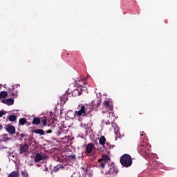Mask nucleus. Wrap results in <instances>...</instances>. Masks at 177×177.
Returning a JSON list of instances; mask_svg holds the SVG:
<instances>
[{
	"mask_svg": "<svg viewBox=\"0 0 177 177\" xmlns=\"http://www.w3.org/2000/svg\"><path fill=\"white\" fill-rule=\"evenodd\" d=\"M91 111H92L91 105L87 104H80L75 112V117H88Z\"/></svg>",
	"mask_w": 177,
	"mask_h": 177,
	"instance_id": "f257e3e1",
	"label": "nucleus"
},
{
	"mask_svg": "<svg viewBox=\"0 0 177 177\" xmlns=\"http://www.w3.org/2000/svg\"><path fill=\"white\" fill-rule=\"evenodd\" d=\"M104 106L106 107V111L109 113V120L106 122V125H110L114 119H111V117H115V113H113V102L111 100H105L104 102Z\"/></svg>",
	"mask_w": 177,
	"mask_h": 177,
	"instance_id": "f03ea898",
	"label": "nucleus"
},
{
	"mask_svg": "<svg viewBox=\"0 0 177 177\" xmlns=\"http://www.w3.org/2000/svg\"><path fill=\"white\" fill-rule=\"evenodd\" d=\"M138 151L140 156L145 158H149L150 154L149 153V149L147 148V142L142 141L138 146Z\"/></svg>",
	"mask_w": 177,
	"mask_h": 177,
	"instance_id": "7ed1b4c3",
	"label": "nucleus"
},
{
	"mask_svg": "<svg viewBox=\"0 0 177 177\" xmlns=\"http://www.w3.org/2000/svg\"><path fill=\"white\" fill-rule=\"evenodd\" d=\"M120 164L124 168H129L132 165V157L129 154H123L120 159Z\"/></svg>",
	"mask_w": 177,
	"mask_h": 177,
	"instance_id": "20e7f679",
	"label": "nucleus"
},
{
	"mask_svg": "<svg viewBox=\"0 0 177 177\" xmlns=\"http://www.w3.org/2000/svg\"><path fill=\"white\" fill-rule=\"evenodd\" d=\"M95 147V145L93 143H88L86 146V151H85V154L86 156H94L95 152H93V148Z\"/></svg>",
	"mask_w": 177,
	"mask_h": 177,
	"instance_id": "39448f33",
	"label": "nucleus"
},
{
	"mask_svg": "<svg viewBox=\"0 0 177 177\" xmlns=\"http://www.w3.org/2000/svg\"><path fill=\"white\" fill-rule=\"evenodd\" d=\"M42 160H46V156H45V153H37L34 158L35 162H41Z\"/></svg>",
	"mask_w": 177,
	"mask_h": 177,
	"instance_id": "423d86ee",
	"label": "nucleus"
},
{
	"mask_svg": "<svg viewBox=\"0 0 177 177\" xmlns=\"http://www.w3.org/2000/svg\"><path fill=\"white\" fill-rule=\"evenodd\" d=\"M99 106H100V100L99 98H96L92 101L91 106H90V107L91 110H96V111H97Z\"/></svg>",
	"mask_w": 177,
	"mask_h": 177,
	"instance_id": "0eeeda50",
	"label": "nucleus"
},
{
	"mask_svg": "<svg viewBox=\"0 0 177 177\" xmlns=\"http://www.w3.org/2000/svg\"><path fill=\"white\" fill-rule=\"evenodd\" d=\"M5 129L10 135H15L16 133V128L15 126H12L11 124H7L5 127Z\"/></svg>",
	"mask_w": 177,
	"mask_h": 177,
	"instance_id": "6e6552de",
	"label": "nucleus"
},
{
	"mask_svg": "<svg viewBox=\"0 0 177 177\" xmlns=\"http://www.w3.org/2000/svg\"><path fill=\"white\" fill-rule=\"evenodd\" d=\"M8 93H10L11 95L14 96V97H17V93H19V91L16 90L15 86H11L8 89Z\"/></svg>",
	"mask_w": 177,
	"mask_h": 177,
	"instance_id": "1a4fd4ad",
	"label": "nucleus"
},
{
	"mask_svg": "<svg viewBox=\"0 0 177 177\" xmlns=\"http://www.w3.org/2000/svg\"><path fill=\"white\" fill-rule=\"evenodd\" d=\"M1 103L7 104V106H12L15 103V100L12 98L3 99L1 100Z\"/></svg>",
	"mask_w": 177,
	"mask_h": 177,
	"instance_id": "9d476101",
	"label": "nucleus"
},
{
	"mask_svg": "<svg viewBox=\"0 0 177 177\" xmlns=\"http://www.w3.org/2000/svg\"><path fill=\"white\" fill-rule=\"evenodd\" d=\"M108 172H109V174H113V175H115V174H118V170H117V167H115V166H114V164L112 163Z\"/></svg>",
	"mask_w": 177,
	"mask_h": 177,
	"instance_id": "9b49d317",
	"label": "nucleus"
},
{
	"mask_svg": "<svg viewBox=\"0 0 177 177\" xmlns=\"http://www.w3.org/2000/svg\"><path fill=\"white\" fill-rule=\"evenodd\" d=\"M19 151L20 154H23V153H27V151H28V145L24 144V145H21Z\"/></svg>",
	"mask_w": 177,
	"mask_h": 177,
	"instance_id": "f8f14e48",
	"label": "nucleus"
},
{
	"mask_svg": "<svg viewBox=\"0 0 177 177\" xmlns=\"http://www.w3.org/2000/svg\"><path fill=\"white\" fill-rule=\"evenodd\" d=\"M82 95V91L81 89H75L72 92V96L75 97L76 96H81Z\"/></svg>",
	"mask_w": 177,
	"mask_h": 177,
	"instance_id": "ddd939ff",
	"label": "nucleus"
},
{
	"mask_svg": "<svg viewBox=\"0 0 177 177\" xmlns=\"http://www.w3.org/2000/svg\"><path fill=\"white\" fill-rule=\"evenodd\" d=\"M68 100L67 94H64L60 97L61 104H66V102Z\"/></svg>",
	"mask_w": 177,
	"mask_h": 177,
	"instance_id": "4468645a",
	"label": "nucleus"
},
{
	"mask_svg": "<svg viewBox=\"0 0 177 177\" xmlns=\"http://www.w3.org/2000/svg\"><path fill=\"white\" fill-rule=\"evenodd\" d=\"M8 177H20V173L18 171H12Z\"/></svg>",
	"mask_w": 177,
	"mask_h": 177,
	"instance_id": "2eb2a0df",
	"label": "nucleus"
},
{
	"mask_svg": "<svg viewBox=\"0 0 177 177\" xmlns=\"http://www.w3.org/2000/svg\"><path fill=\"white\" fill-rule=\"evenodd\" d=\"M32 133H37V135H45V131L41 129L32 130Z\"/></svg>",
	"mask_w": 177,
	"mask_h": 177,
	"instance_id": "dca6fc26",
	"label": "nucleus"
},
{
	"mask_svg": "<svg viewBox=\"0 0 177 177\" xmlns=\"http://www.w3.org/2000/svg\"><path fill=\"white\" fill-rule=\"evenodd\" d=\"M76 84H77V85H78L79 86H82V88H84V86H85V81H84V80H82V79L76 80Z\"/></svg>",
	"mask_w": 177,
	"mask_h": 177,
	"instance_id": "f3484780",
	"label": "nucleus"
},
{
	"mask_svg": "<svg viewBox=\"0 0 177 177\" xmlns=\"http://www.w3.org/2000/svg\"><path fill=\"white\" fill-rule=\"evenodd\" d=\"M32 124L33 125H39V124H41V120L39 118H34Z\"/></svg>",
	"mask_w": 177,
	"mask_h": 177,
	"instance_id": "a211bd4d",
	"label": "nucleus"
},
{
	"mask_svg": "<svg viewBox=\"0 0 177 177\" xmlns=\"http://www.w3.org/2000/svg\"><path fill=\"white\" fill-rule=\"evenodd\" d=\"M99 143L101 146H104V145H106V137L104 136H101L99 140Z\"/></svg>",
	"mask_w": 177,
	"mask_h": 177,
	"instance_id": "6ab92c4d",
	"label": "nucleus"
},
{
	"mask_svg": "<svg viewBox=\"0 0 177 177\" xmlns=\"http://www.w3.org/2000/svg\"><path fill=\"white\" fill-rule=\"evenodd\" d=\"M102 161H104V162H108V161H110V157H109L106 154H103L102 156Z\"/></svg>",
	"mask_w": 177,
	"mask_h": 177,
	"instance_id": "aec40b11",
	"label": "nucleus"
},
{
	"mask_svg": "<svg viewBox=\"0 0 177 177\" xmlns=\"http://www.w3.org/2000/svg\"><path fill=\"white\" fill-rule=\"evenodd\" d=\"M151 167H152L153 169H157V168H158V161H153L151 163Z\"/></svg>",
	"mask_w": 177,
	"mask_h": 177,
	"instance_id": "412c9836",
	"label": "nucleus"
},
{
	"mask_svg": "<svg viewBox=\"0 0 177 177\" xmlns=\"http://www.w3.org/2000/svg\"><path fill=\"white\" fill-rule=\"evenodd\" d=\"M8 97V93L6 91H1L0 93V99H6Z\"/></svg>",
	"mask_w": 177,
	"mask_h": 177,
	"instance_id": "4be33fe9",
	"label": "nucleus"
},
{
	"mask_svg": "<svg viewBox=\"0 0 177 177\" xmlns=\"http://www.w3.org/2000/svg\"><path fill=\"white\" fill-rule=\"evenodd\" d=\"M114 133L116 136V138H121V134L120 133V129L118 127L115 128Z\"/></svg>",
	"mask_w": 177,
	"mask_h": 177,
	"instance_id": "5701e85b",
	"label": "nucleus"
},
{
	"mask_svg": "<svg viewBox=\"0 0 177 177\" xmlns=\"http://www.w3.org/2000/svg\"><path fill=\"white\" fill-rule=\"evenodd\" d=\"M19 123L20 124V125H24L25 124H27V119L24 118H20L19 120Z\"/></svg>",
	"mask_w": 177,
	"mask_h": 177,
	"instance_id": "b1692460",
	"label": "nucleus"
},
{
	"mask_svg": "<svg viewBox=\"0 0 177 177\" xmlns=\"http://www.w3.org/2000/svg\"><path fill=\"white\" fill-rule=\"evenodd\" d=\"M8 120L9 121H11L12 122L16 121V120H17V118H16V115H10V116H8Z\"/></svg>",
	"mask_w": 177,
	"mask_h": 177,
	"instance_id": "393cba45",
	"label": "nucleus"
},
{
	"mask_svg": "<svg viewBox=\"0 0 177 177\" xmlns=\"http://www.w3.org/2000/svg\"><path fill=\"white\" fill-rule=\"evenodd\" d=\"M60 168H63V165L59 164L56 167H54L53 171L54 172H57Z\"/></svg>",
	"mask_w": 177,
	"mask_h": 177,
	"instance_id": "a878e982",
	"label": "nucleus"
},
{
	"mask_svg": "<svg viewBox=\"0 0 177 177\" xmlns=\"http://www.w3.org/2000/svg\"><path fill=\"white\" fill-rule=\"evenodd\" d=\"M48 122V120L46 119V118H44L41 120V124L43 127H46V124Z\"/></svg>",
	"mask_w": 177,
	"mask_h": 177,
	"instance_id": "bb28decb",
	"label": "nucleus"
},
{
	"mask_svg": "<svg viewBox=\"0 0 177 177\" xmlns=\"http://www.w3.org/2000/svg\"><path fill=\"white\" fill-rule=\"evenodd\" d=\"M140 138H141V139H145V138H146V133H144V131H140Z\"/></svg>",
	"mask_w": 177,
	"mask_h": 177,
	"instance_id": "cd10ccee",
	"label": "nucleus"
},
{
	"mask_svg": "<svg viewBox=\"0 0 177 177\" xmlns=\"http://www.w3.org/2000/svg\"><path fill=\"white\" fill-rule=\"evenodd\" d=\"M106 162L102 161L100 164V168H102V169H104V167H106Z\"/></svg>",
	"mask_w": 177,
	"mask_h": 177,
	"instance_id": "c85d7f7f",
	"label": "nucleus"
},
{
	"mask_svg": "<svg viewBox=\"0 0 177 177\" xmlns=\"http://www.w3.org/2000/svg\"><path fill=\"white\" fill-rule=\"evenodd\" d=\"M21 175L24 177H28V173H27L26 170L21 171Z\"/></svg>",
	"mask_w": 177,
	"mask_h": 177,
	"instance_id": "c756f323",
	"label": "nucleus"
},
{
	"mask_svg": "<svg viewBox=\"0 0 177 177\" xmlns=\"http://www.w3.org/2000/svg\"><path fill=\"white\" fill-rule=\"evenodd\" d=\"M69 160H75V154L68 156Z\"/></svg>",
	"mask_w": 177,
	"mask_h": 177,
	"instance_id": "7c9ffc66",
	"label": "nucleus"
},
{
	"mask_svg": "<svg viewBox=\"0 0 177 177\" xmlns=\"http://www.w3.org/2000/svg\"><path fill=\"white\" fill-rule=\"evenodd\" d=\"M27 136H28V134H26V133L20 134V138H27Z\"/></svg>",
	"mask_w": 177,
	"mask_h": 177,
	"instance_id": "2f4dec72",
	"label": "nucleus"
},
{
	"mask_svg": "<svg viewBox=\"0 0 177 177\" xmlns=\"http://www.w3.org/2000/svg\"><path fill=\"white\" fill-rule=\"evenodd\" d=\"M62 130L59 129L57 133V136H60V135H62Z\"/></svg>",
	"mask_w": 177,
	"mask_h": 177,
	"instance_id": "473e14b6",
	"label": "nucleus"
},
{
	"mask_svg": "<svg viewBox=\"0 0 177 177\" xmlns=\"http://www.w3.org/2000/svg\"><path fill=\"white\" fill-rule=\"evenodd\" d=\"M3 115H5V112L3 111H0V118L2 117Z\"/></svg>",
	"mask_w": 177,
	"mask_h": 177,
	"instance_id": "72a5a7b5",
	"label": "nucleus"
},
{
	"mask_svg": "<svg viewBox=\"0 0 177 177\" xmlns=\"http://www.w3.org/2000/svg\"><path fill=\"white\" fill-rule=\"evenodd\" d=\"M15 86V88H19L20 87V84H16V85H14V86Z\"/></svg>",
	"mask_w": 177,
	"mask_h": 177,
	"instance_id": "f704fd0d",
	"label": "nucleus"
},
{
	"mask_svg": "<svg viewBox=\"0 0 177 177\" xmlns=\"http://www.w3.org/2000/svg\"><path fill=\"white\" fill-rule=\"evenodd\" d=\"M3 129V126L0 124V131H2Z\"/></svg>",
	"mask_w": 177,
	"mask_h": 177,
	"instance_id": "c9c22d12",
	"label": "nucleus"
},
{
	"mask_svg": "<svg viewBox=\"0 0 177 177\" xmlns=\"http://www.w3.org/2000/svg\"><path fill=\"white\" fill-rule=\"evenodd\" d=\"M46 133H52V130L49 129L46 131Z\"/></svg>",
	"mask_w": 177,
	"mask_h": 177,
	"instance_id": "e433bc0d",
	"label": "nucleus"
},
{
	"mask_svg": "<svg viewBox=\"0 0 177 177\" xmlns=\"http://www.w3.org/2000/svg\"><path fill=\"white\" fill-rule=\"evenodd\" d=\"M9 138H4L3 140L4 142H7V140H9Z\"/></svg>",
	"mask_w": 177,
	"mask_h": 177,
	"instance_id": "4c0bfd02",
	"label": "nucleus"
},
{
	"mask_svg": "<svg viewBox=\"0 0 177 177\" xmlns=\"http://www.w3.org/2000/svg\"><path fill=\"white\" fill-rule=\"evenodd\" d=\"M102 161H103V158H102L101 159L98 160V162H101L102 163Z\"/></svg>",
	"mask_w": 177,
	"mask_h": 177,
	"instance_id": "58836bf2",
	"label": "nucleus"
},
{
	"mask_svg": "<svg viewBox=\"0 0 177 177\" xmlns=\"http://www.w3.org/2000/svg\"><path fill=\"white\" fill-rule=\"evenodd\" d=\"M138 114H139V115H143L144 113L143 112H140Z\"/></svg>",
	"mask_w": 177,
	"mask_h": 177,
	"instance_id": "ea45409f",
	"label": "nucleus"
},
{
	"mask_svg": "<svg viewBox=\"0 0 177 177\" xmlns=\"http://www.w3.org/2000/svg\"><path fill=\"white\" fill-rule=\"evenodd\" d=\"M97 150H99V151H103V150L102 149V148H100V149H97Z\"/></svg>",
	"mask_w": 177,
	"mask_h": 177,
	"instance_id": "a19ab883",
	"label": "nucleus"
}]
</instances>
